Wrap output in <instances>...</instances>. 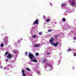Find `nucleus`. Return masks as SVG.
I'll return each instance as SVG.
<instances>
[{
	"label": "nucleus",
	"instance_id": "obj_1",
	"mask_svg": "<svg viewBox=\"0 0 76 76\" xmlns=\"http://www.w3.org/2000/svg\"><path fill=\"white\" fill-rule=\"evenodd\" d=\"M29 57L31 60H32L33 58H35V56L32 54L29 53Z\"/></svg>",
	"mask_w": 76,
	"mask_h": 76
},
{
	"label": "nucleus",
	"instance_id": "obj_2",
	"mask_svg": "<svg viewBox=\"0 0 76 76\" xmlns=\"http://www.w3.org/2000/svg\"><path fill=\"white\" fill-rule=\"evenodd\" d=\"M58 42H57L56 43H54L53 42V43H51V44L52 45H54V47H57V45H58Z\"/></svg>",
	"mask_w": 76,
	"mask_h": 76
},
{
	"label": "nucleus",
	"instance_id": "obj_3",
	"mask_svg": "<svg viewBox=\"0 0 76 76\" xmlns=\"http://www.w3.org/2000/svg\"><path fill=\"white\" fill-rule=\"evenodd\" d=\"M7 58H12V54L10 53H9L7 56Z\"/></svg>",
	"mask_w": 76,
	"mask_h": 76
},
{
	"label": "nucleus",
	"instance_id": "obj_4",
	"mask_svg": "<svg viewBox=\"0 0 76 76\" xmlns=\"http://www.w3.org/2000/svg\"><path fill=\"white\" fill-rule=\"evenodd\" d=\"M35 24H36V25L38 24V20L37 19L34 22L33 25H35Z\"/></svg>",
	"mask_w": 76,
	"mask_h": 76
},
{
	"label": "nucleus",
	"instance_id": "obj_5",
	"mask_svg": "<svg viewBox=\"0 0 76 76\" xmlns=\"http://www.w3.org/2000/svg\"><path fill=\"white\" fill-rule=\"evenodd\" d=\"M53 40H54V38H53V37H51V40H49L50 44H51V43H53V42H54Z\"/></svg>",
	"mask_w": 76,
	"mask_h": 76
},
{
	"label": "nucleus",
	"instance_id": "obj_6",
	"mask_svg": "<svg viewBox=\"0 0 76 76\" xmlns=\"http://www.w3.org/2000/svg\"><path fill=\"white\" fill-rule=\"evenodd\" d=\"M32 61L33 62H34V63H37V61L36 60V59L34 58V59H32Z\"/></svg>",
	"mask_w": 76,
	"mask_h": 76
},
{
	"label": "nucleus",
	"instance_id": "obj_7",
	"mask_svg": "<svg viewBox=\"0 0 76 76\" xmlns=\"http://www.w3.org/2000/svg\"><path fill=\"white\" fill-rule=\"evenodd\" d=\"M34 47H38L39 46V45H40L39 44H34Z\"/></svg>",
	"mask_w": 76,
	"mask_h": 76
},
{
	"label": "nucleus",
	"instance_id": "obj_8",
	"mask_svg": "<svg viewBox=\"0 0 76 76\" xmlns=\"http://www.w3.org/2000/svg\"><path fill=\"white\" fill-rule=\"evenodd\" d=\"M71 5H73V6H74V5H76V4L75 3V2L74 1H73L72 2V3L71 4Z\"/></svg>",
	"mask_w": 76,
	"mask_h": 76
},
{
	"label": "nucleus",
	"instance_id": "obj_9",
	"mask_svg": "<svg viewBox=\"0 0 76 76\" xmlns=\"http://www.w3.org/2000/svg\"><path fill=\"white\" fill-rule=\"evenodd\" d=\"M66 6V4H65V3H63L61 4V6H62V7H63V6Z\"/></svg>",
	"mask_w": 76,
	"mask_h": 76
},
{
	"label": "nucleus",
	"instance_id": "obj_10",
	"mask_svg": "<svg viewBox=\"0 0 76 76\" xmlns=\"http://www.w3.org/2000/svg\"><path fill=\"white\" fill-rule=\"evenodd\" d=\"M50 21V19H48L46 20V22H49V21Z\"/></svg>",
	"mask_w": 76,
	"mask_h": 76
},
{
	"label": "nucleus",
	"instance_id": "obj_11",
	"mask_svg": "<svg viewBox=\"0 0 76 76\" xmlns=\"http://www.w3.org/2000/svg\"><path fill=\"white\" fill-rule=\"evenodd\" d=\"M32 38H36V35L35 34L32 36Z\"/></svg>",
	"mask_w": 76,
	"mask_h": 76
},
{
	"label": "nucleus",
	"instance_id": "obj_12",
	"mask_svg": "<svg viewBox=\"0 0 76 76\" xmlns=\"http://www.w3.org/2000/svg\"><path fill=\"white\" fill-rule=\"evenodd\" d=\"M55 38V39H57V37H58V36H57V35H55L54 37Z\"/></svg>",
	"mask_w": 76,
	"mask_h": 76
},
{
	"label": "nucleus",
	"instance_id": "obj_13",
	"mask_svg": "<svg viewBox=\"0 0 76 76\" xmlns=\"http://www.w3.org/2000/svg\"><path fill=\"white\" fill-rule=\"evenodd\" d=\"M26 69L27 70H28V71H31V69H29V68H26Z\"/></svg>",
	"mask_w": 76,
	"mask_h": 76
},
{
	"label": "nucleus",
	"instance_id": "obj_14",
	"mask_svg": "<svg viewBox=\"0 0 76 76\" xmlns=\"http://www.w3.org/2000/svg\"><path fill=\"white\" fill-rule=\"evenodd\" d=\"M62 20L63 21V22H65V21H66V19H65L64 18H63L62 19Z\"/></svg>",
	"mask_w": 76,
	"mask_h": 76
},
{
	"label": "nucleus",
	"instance_id": "obj_15",
	"mask_svg": "<svg viewBox=\"0 0 76 76\" xmlns=\"http://www.w3.org/2000/svg\"><path fill=\"white\" fill-rule=\"evenodd\" d=\"M0 45L1 47H3V46H4V44H3V43H2Z\"/></svg>",
	"mask_w": 76,
	"mask_h": 76
},
{
	"label": "nucleus",
	"instance_id": "obj_16",
	"mask_svg": "<svg viewBox=\"0 0 76 76\" xmlns=\"http://www.w3.org/2000/svg\"><path fill=\"white\" fill-rule=\"evenodd\" d=\"M42 32H39V35H42Z\"/></svg>",
	"mask_w": 76,
	"mask_h": 76
},
{
	"label": "nucleus",
	"instance_id": "obj_17",
	"mask_svg": "<svg viewBox=\"0 0 76 76\" xmlns=\"http://www.w3.org/2000/svg\"><path fill=\"white\" fill-rule=\"evenodd\" d=\"M36 56H39V53H37L36 54Z\"/></svg>",
	"mask_w": 76,
	"mask_h": 76
},
{
	"label": "nucleus",
	"instance_id": "obj_18",
	"mask_svg": "<svg viewBox=\"0 0 76 76\" xmlns=\"http://www.w3.org/2000/svg\"><path fill=\"white\" fill-rule=\"evenodd\" d=\"M48 32H52V31H53V30H48Z\"/></svg>",
	"mask_w": 76,
	"mask_h": 76
},
{
	"label": "nucleus",
	"instance_id": "obj_19",
	"mask_svg": "<svg viewBox=\"0 0 76 76\" xmlns=\"http://www.w3.org/2000/svg\"><path fill=\"white\" fill-rule=\"evenodd\" d=\"M8 53H9V52H7L5 53V56H6V55H7V54H8Z\"/></svg>",
	"mask_w": 76,
	"mask_h": 76
},
{
	"label": "nucleus",
	"instance_id": "obj_20",
	"mask_svg": "<svg viewBox=\"0 0 76 76\" xmlns=\"http://www.w3.org/2000/svg\"><path fill=\"white\" fill-rule=\"evenodd\" d=\"M71 50H72V49H71L70 48L68 50V51H71Z\"/></svg>",
	"mask_w": 76,
	"mask_h": 76
},
{
	"label": "nucleus",
	"instance_id": "obj_21",
	"mask_svg": "<svg viewBox=\"0 0 76 76\" xmlns=\"http://www.w3.org/2000/svg\"><path fill=\"white\" fill-rule=\"evenodd\" d=\"M14 53H15V54H16V53H17V52H16V51L14 50Z\"/></svg>",
	"mask_w": 76,
	"mask_h": 76
},
{
	"label": "nucleus",
	"instance_id": "obj_22",
	"mask_svg": "<svg viewBox=\"0 0 76 76\" xmlns=\"http://www.w3.org/2000/svg\"><path fill=\"white\" fill-rule=\"evenodd\" d=\"M27 53H28L27 52H26V53H25L26 56H27Z\"/></svg>",
	"mask_w": 76,
	"mask_h": 76
},
{
	"label": "nucleus",
	"instance_id": "obj_23",
	"mask_svg": "<svg viewBox=\"0 0 76 76\" xmlns=\"http://www.w3.org/2000/svg\"><path fill=\"white\" fill-rule=\"evenodd\" d=\"M47 54L48 55H49V54H50V53H47Z\"/></svg>",
	"mask_w": 76,
	"mask_h": 76
},
{
	"label": "nucleus",
	"instance_id": "obj_24",
	"mask_svg": "<svg viewBox=\"0 0 76 76\" xmlns=\"http://www.w3.org/2000/svg\"><path fill=\"white\" fill-rule=\"evenodd\" d=\"M45 61H46V60L45 59H44L43 61L44 62H45Z\"/></svg>",
	"mask_w": 76,
	"mask_h": 76
},
{
	"label": "nucleus",
	"instance_id": "obj_25",
	"mask_svg": "<svg viewBox=\"0 0 76 76\" xmlns=\"http://www.w3.org/2000/svg\"><path fill=\"white\" fill-rule=\"evenodd\" d=\"M74 56H76V53L74 54Z\"/></svg>",
	"mask_w": 76,
	"mask_h": 76
},
{
	"label": "nucleus",
	"instance_id": "obj_26",
	"mask_svg": "<svg viewBox=\"0 0 76 76\" xmlns=\"http://www.w3.org/2000/svg\"><path fill=\"white\" fill-rule=\"evenodd\" d=\"M76 37H74V39H76Z\"/></svg>",
	"mask_w": 76,
	"mask_h": 76
},
{
	"label": "nucleus",
	"instance_id": "obj_27",
	"mask_svg": "<svg viewBox=\"0 0 76 76\" xmlns=\"http://www.w3.org/2000/svg\"><path fill=\"white\" fill-rule=\"evenodd\" d=\"M5 60L7 61H8V60H7V59H6Z\"/></svg>",
	"mask_w": 76,
	"mask_h": 76
},
{
	"label": "nucleus",
	"instance_id": "obj_28",
	"mask_svg": "<svg viewBox=\"0 0 76 76\" xmlns=\"http://www.w3.org/2000/svg\"><path fill=\"white\" fill-rule=\"evenodd\" d=\"M0 68H1V69H2V68H3V67L2 66H1L0 67Z\"/></svg>",
	"mask_w": 76,
	"mask_h": 76
},
{
	"label": "nucleus",
	"instance_id": "obj_29",
	"mask_svg": "<svg viewBox=\"0 0 76 76\" xmlns=\"http://www.w3.org/2000/svg\"><path fill=\"white\" fill-rule=\"evenodd\" d=\"M38 73H39V72H38Z\"/></svg>",
	"mask_w": 76,
	"mask_h": 76
},
{
	"label": "nucleus",
	"instance_id": "obj_30",
	"mask_svg": "<svg viewBox=\"0 0 76 76\" xmlns=\"http://www.w3.org/2000/svg\"><path fill=\"white\" fill-rule=\"evenodd\" d=\"M73 0V1H75V0Z\"/></svg>",
	"mask_w": 76,
	"mask_h": 76
},
{
	"label": "nucleus",
	"instance_id": "obj_31",
	"mask_svg": "<svg viewBox=\"0 0 76 76\" xmlns=\"http://www.w3.org/2000/svg\"><path fill=\"white\" fill-rule=\"evenodd\" d=\"M19 41H20V40H19Z\"/></svg>",
	"mask_w": 76,
	"mask_h": 76
},
{
	"label": "nucleus",
	"instance_id": "obj_32",
	"mask_svg": "<svg viewBox=\"0 0 76 76\" xmlns=\"http://www.w3.org/2000/svg\"><path fill=\"white\" fill-rule=\"evenodd\" d=\"M46 67V66H45Z\"/></svg>",
	"mask_w": 76,
	"mask_h": 76
}]
</instances>
